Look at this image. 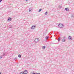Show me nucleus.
Segmentation results:
<instances>
[{
  "label": "nucleus",
  "mask_w": 74,
  "mask_h": 74,
  "mask_svg": "<svg viewBox=\"0 0 74 74\" xmlns=\"http://www.w3.org/2000/svg\"><path fill=\"white\" fill-rule=\"evenodd\" d=\"M58 26L60 28H62L63 27H64V25L63 24L60 23L58 25Z\"/></svg>",
  "instance_id": "obj_1"
},
{
  "label": "nucleus",
  "mask_w": 74,
  "mask_h": 74,
  "mask_svg": "<svg viewBox=\"0 0 74 74\" xmlns=\"http://www.w3.org/2000/svg\"><path fill=\"white\" fill-rule=\"evenodd\" d=\"M68 38L70 41H71L72 40V37L70 36H69Z\"/></svg>",
  "instance_id": "obj_2"
},
{
  "label": "nucleus",
  "mask_w": 74,
  "mask_h": 74,
  "mask_svg": "<svg viewBox=\"0 0 74 74\" xmlns=\"http://www.w3.org/2000/svg\"><path fill=\"white\" fill-rule=\"evenodd\" d=\"M35 27H36V25H33L31 27V29H35Z\"/></svg>",
  "instance_id": "obj_3"
},
{
  "label": "nucleus",
  "mask_w": 74,
  "mask_h": 74,
  "mask_svg": "<svg viewBox=\"0 0 74 74\" xmlns=\"http://www.w3.org/2000/svg\"><path fill=\"white\" fill-rule=\"evenodd\" d=\"M34 41L35 42H37L38 41V38H36L34 40Z\"/></svg>",
  "instance_id": "obj_4"
},
{
  "label": "nucleus",
  "mask_w": 74,
  "mask_h": 74,
  "mask_svg": "<svg viewBox=\"0 0 74 74\" xmlns=\"http://www.w3.org/2000/svg\"><path fill=\"white\" fill-rule=\"evenodd\" d=\"M23 74H27V70H25L23 72Z\"/></svg>",
  "instance_id": "obj_5"
},
{
  "label": "nucleus",
  "mask_w": 74,
  "mask_h": 74,
  "mask_svg": "<svg viewBox=\"0 0 74 74\" xmlns=\"http://www.w3.org/2000/svg\"><path fill=\"white\" fill-rule=\"evenodd\" d=\"M11 19L12 18H11L10 17L9 18H8V21H9L10 22V21H11Z\"/></svg>",
  "instance_id": "obj_6"
},
{
  "label": "nucleus",
  "mask_w": 74,
  "mask_h": 74,
  "mask_svg": "<svg viewBox=\"0 0 74 74\" xmlns=\"http://www.w3.org/2000/svg\"><path fill=\"white\" fill-rule=\"evenodd\" d=\"M66 41V39H65L64 38H63L62 40V42H65Z\"/></svg>",
  "instance_id": "obj_7"
},
{
  "label": "nucleus",
  "mask_w": 74,
  "mask_h": 74,
  "mask_svg": "<svg viewBox=\"0 0 74 74\" xmlns=\"http://www.w3.org/2000/svg\"><path fill=\"white\" fill-rule=\"evenodd\" d=\"M32 8H30L29 9V12H30V11H31L32 10Z\"/></svg>",
  "instance_id": "obj_8"
},
{
  "label": "nucleus",
  "mask_w": 74,
  "mask_h": 74,
  "mask_svg": "<svg viewBox=\"0 0 74 74\" xmlns=\"http://www.w3.org/2000/svg\"><path fill=\"white\" fill-rule=\"evenodd\" d=\"M65 10L66 11H69V8H65Z\"/></svg>",
  "instance_id": "obj_9"
},
{
  "label": "nucleus",
  "mask_w": 74,
  "mask_h": 74,
  "mask_svg": "<svg viewBox=\"0 0 74 74\" xmlns=\"http://www.w3.org/2000/svg\"><path fill=\"white\" fill-rule=\"evenodd\" d=\"M45 46H44L42 47V49H45Z\"/></svg>",
  "instance_id": "obj_10"
},
{
  "label": "nucleus",
  "mask_w": 74,
  "mask_h": 74,
  "mask_svg": "<svg viewBox=\"0 0 74 74\" xmlns=\"http://www.w3.org/2000/svg\"><path fill=\"white\" fill-rule=\"evenodd\" d=\"M47 14H48V12H46L45 13V15H47Z\"/></svg>",
  "instance_id": "obj_11"
},
{
  "label": "nucleus",
  "mask_w": 74,
  "mask_h": 74,
  "mask_svg": "<svg viewBox=\"0 0 74 74\" xmlns=\"http://www.w3.org/2000/svg\"><path fill=\"white\" fill-rule=\"evenodd\" d=\"M13 27V26H12V25H10V26H9L10 28H11L12 27Z\"/></svg>",
  "instance_id": "obj_12"
},
{
  "label": "nucleus",
  "mask_w": 74,
  "mask_h": 74,
  "mask_svg": "<svg viewBox=\"0 0 74 74\" xmlns=\"http://www.w3.org/2000/svg\"><path fill=\"white\" fill-rule=\"evenodd\" d=\"M41 10H42V9H40L39 10H38V12H40L41 11Z\"/></svg>",
  "instance_id": "obj_13"
},
{
  "label": "nucleus",
  "mask_w": 74,
  "mask_h": 74,
  "mask_svg": "<svg viewBox=\"0 0 74 74\" xmlns=\"http://www.w3.org/2000/svg\"><path fill=\"white\" fill-rule=\"evenodd\" d=\"M18 58H21V55H19L18 56Z\"/></svg>",
  "instance_id": "obj_14"
},
{
  "label": "nucleus",
  "mask_w": 74,
  "mask_h": 74,
  "mask_svg": "<svg viewBox=\"0 0 74 74\" xmlns=\"http://www.w3.org/2000/svg\"><path fill=\"white\" fill-rule=\"evenodd\" d=\"M48 38H49V36H46V40H47V39H48Z\"/></svg>",
  "instance_id": "obj_15"
},
{
  "label": "nucleus",
  "mask_w": 74,
  "mask_h": 74,
  "mask_svg": "<svg viewBox=\"0 0 74 74\" xmlns=\"http://www.w3.org/2000/svg\"><path fill=\"white\" fill-rule=\"evenodd\" d=\"M32 74H37V73H34V72H33V73H32Z\"/></svg>",
  "instance_id": "obj_16"
},
{
  "label": "nucleus",
  "mask_w": 74,
  "mask_h": 74,
  "mask_svg": "<svg viewBox=\"0 0 74 74\" xmlns=\"http://www.w3.org/2000/svg\"><path fill=\"white\" fill-rule=\"evenodd\" d=\"M60 38L59 37L58 38V41H60Z\"/></svg>",
  "instance_id": "obj_17"
},
{
  "label": "nucleus",
  "mask_w": 74,
  "mask_h": 74,
  "mask_svg": "<svg viewBox=\"0 0 74 74\" xmlns=\"http://www.w3.org/2000/svg\"><path fill=\"white\" fill-rule=\"evenodd\" d=\"M23 72H22L21 73H20V74H23Z\"/></svg>",
  "instance_id": "obj_18"
},
{
  "label": "nucleus",
  "mask_w": 74,
  "mask_h": 74,
  "mask_svg": "<svg viewBox=\"0 0 74 74\" xmlns=\"http://www.w3.org/2000/svg\"><path fill=\"white\" fill-rule=\"evenodd\" d=\"M17 58H15V61H16L17 60Z\"/></svg>",
  "instance_id": "obj_19"
},
{
  "label": "nucleus",
  "mask_w": 74,
  "mask_h": 74,
  "mask_svg": "<svg viewBox=\"0 0 74 74\" xmlns=\"http://www.w3.org/2000/svg\"><path fill=\"white\" fill-rule=\"evenodd\" d=\"M2 58H3V57L2 56H0V59H1Z\"/></svg>",
  "instance_id": "obj_20"
},
{
  "label": "nucleus",
  "mask_w": 74,
  "mask_h": 74,
  "mask_svg": "<svg viewBox=\"0 0 74 74\" xmlns=\"http://www.w3.org/2000/svg\"><path fill=\"white\" fill-rule=\"evenodd\" d=\"M71 18H73V17H74V16H73V15H72L71 16Z\"/></svg>",
  "instance_id": "obj_21"
},
{
  "label": "nucleus",
  "mask_w": 74,
  "mask_h": 74,
  "mask_svg": "<svg viewBox=\"0 0 74 74\" xmlns=\"http://www.w3.org/2000/svg\"><path fill=\"white\" fill-rule=\"evenodd\" d=\"M52 44H58V43H52Z\"/></svg>",
  "instance_id": "obj_22"
},
{
  "label": "nucleus",
  "mask_w": 74,
  "mask_h": 74,
  "mask_svg": "<svg viewBox=\"0 0 74 74\" xmlns=\"http://www.w3.org/2000/svg\"><path fill=\"white\" fill-rule=\"evenodd\" d=\"M1 1H2V0H0V3H1Z\"/></svg>",
  "instance_id": "obj_23"
},
{
  "label": "nucleus",
  "mask_w": 74,
  "mask_h": 74,
  "mask_svg": "<svg viewBox=\"0 0 74 74\" xmlns=\"http://www.w3.org/2000/svg\"><path fill=\"white\" fill-rule=\"evenodd\" d=\"M3 56H4V55H5V54H3Z\"/></svg>",
  "instance_id": "obj_24"
},
{
  "label": "nucleus",
  "mask_w": 74,
  "mask_h": 74,
  "mask_svg": "<svg viewBox=\"0 0 74 74\" xmlns=\"http://www.w3.org/2000/svg\"><path fill=\"white\" fill-rule=\"evenodd\" d=\"M47 39H46V40H45V41H47Z\"/></svg>",
  "instance_id": "obj_25"
},
{
  "label": "nucleus",
  "mask_w": 74,
  "mask_h": 74,
  "mask_svg": "<svg viewBox=\"0 0 74 74\" xmlns=\"http://www.w3.org/2000/svg\"><path fill=\"white\" fill-rule=\"evenodd\" d=\"M28 0H25V1H28Z\"/></svg>",
  "instance_id": "obj_26"
},
{
  "label": "nucleus",
  "mask_w": 74,
  "mask_h": 74,
  "mask_svg": "<svg viewBox=\"0 0 74 74\" xmlns=\"http://www.w3.org/2000/svg\"><path fill=\"white\" fill-rule=\"evenodd\" d=\"M1 74V72H0V74Z\"/></svg>",
  "instance_id": "obj_27"
},
{
  "label": "nucleus",
  "mask_w": 74,
  "mask_h": 74,
  "mask_svg": "<svg viewBox=\"0 0 74 74\" xmlns=\"http://www.w3.org/2000/svg\"><path fill=\"white\" fill-rule=\"evenodd\" d=\"M64 38H66V37L65 36L64 37Z\"/></svg>",
  "instance_id": "obj_28"
}]
</instances>
